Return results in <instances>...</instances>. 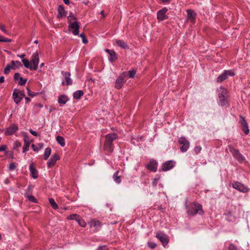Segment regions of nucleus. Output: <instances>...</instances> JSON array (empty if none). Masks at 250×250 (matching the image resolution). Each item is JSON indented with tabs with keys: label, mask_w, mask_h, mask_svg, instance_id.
Masks as SVG:
<instances>
[{
	"label": "nucleus",
	"mask_w": 250,
	"mask_h": 250,
	"mask_svg": "<svg viewBox=\"0 0 250 250\" xmlns=\"http://www.w3.org/2000/svg\"><path fill=\"white\" fill-rule=\"evenodd\" d=\"M187 212L190 216H194L196 214L202 215L204 214L202 205L197 202H193L186 205Z\"/></svg>",
	"instance_id": "obj_1"
},
{
	"label": "nucleus",
	"mask_w": 250,
	"mask_h": 250,
	"mask_svg": "<svg viewBox=\"0 0 250 250\" xmlns=\"http://www.w3.org/2000/svg\"><path fill=\"white\" fill-rule=\"evenodd\" d=\"M118 138V135L115 133H111L106 134L105 136V140L104 142L103 149L104 151L111 153L113 152L114 148L113 142Z\"/></svg>",
	"instance_id": "obj_2"
},
{
	"label": "nucleus",
	"mask_w": 250,
	"mask_h": 250,
	"mask_svg": "<svg viewBox=\"0 0 250 250\" xmlns=\"http://www.w3.org/2000/svg\"><path fill=\"white\" fill-rule=\"evenodd\" d=\"M220 92L218 93L219 104L222 106H226L228 104V90L227 89L220 87Z\"/></svg>",
	"instance_id": "obj_3"
},
{
	"label": "nucleus",
	"mask_w": 250,
	"mask_h": 250,
	"mask_svg": "<svg viewBox=\"0 0 250 250\" xmlns=\"http://www.w3.org/2000/svg\"><path fill=\"white\" fill-rule=\"evenodd\" d=\"M228 148L230 152L232 155L233 157L235 158L239 162L242 163L245 160L244 156L241 154L238 149H235L233 146L230 145H228Z\"/></svg>",
	"instance_id": "obj_4"
},
{
	"label": "nucleus",
	"mask_w": 250,
	"mask_h": 250,
	"mask_svg": "<svg viewBox=\"0 0 250 250\" xmlns=\"http://www.w3.org/2000/svg\"><path fill=\"white\" fill-rule=\"evenodd\" d=\"M178 143L180 146V150L182 152H186L188 150L189 146V142L185 137H181L178 140Z\"/></svg>",
	"instance_id": "obj_5"
},
{
	"label": "nucleus",
	"mask_w": 250,
	"mask_h": 250,
	"mask_svg": "<svg viewBox=\"0 0 250 250\" xmlns=\"http://www.w3.org/2000/svg\"><path fill=\"white\" fill-rule=\"evenodd\" d=\"M88 225L89 227L92 229L93 232L99 231L102 228V224L101 221L98 220L92 219L88 222Z\"/></svg>",
	"instance_id": "obj_6"
},
{
	"label": "nucleus",
	"mask_w": 250,
	"mask_h": 250,
	"mask_svg": "<svg viewBox=\"0 0 250 250\" xmlns=\"http://www.w3.org/2000/svg\"><path fill=\"white\" fill-rule=\"evenodd\" d=\"M235 75V74L232 70H224L223 72L217 77L216 82L218 83H222L228 79V76H234Z\"/></svg>",
	"instance_id": "obj_7"
},
{
	"label": "nucleus",
	"mask_w": 250,
	"mask_h": 250,
	"mask_svg": "<svg viewBox=\"0 0 250 250\" xmlns=\"http://www.w3.org/2000/svg\"><path fill=\"white\" fill-rule=\"evenodd\" d=\"M125 77L126 72H123L120 74L115 83V87L116 89H120L122 87L124 83L126 82Z\"/></svg>",
	"instance_id": "obj_8"
},
{
	"label": "nucleus",
	"mask_w": 250,
	"mask_h": 250,
	"mask_svg": "<svg viewBox=\"0 0 250 250\" xmlns=\"http://www.w3.org/2000/svg\"><path fill=\"white\" fill-rule=\"evenodd\" d=\"M158 165L157 160L151 159L147 164L145 165V167L149 171L155 172L157 170Z\"/></svg>",
	"instance_id": "obj_9"
},
{
	"label": "nucleus",
	"mask_w": 250,
	"mask_h": 250,
	"mask_svg": "<svg viewBox=\"0 0 250 250\" xmlns=\"http://www.w3.org/2000/svg\"><path fill=\"white\" fill-rule=\"evenodd\" d=\"M80 27L79 22L78 21H76L68 24V30L71 31L74 35H79Z\"/></svg>",
	"instance_id": "obj_10"
},
{
	"label": "nucleus",
	"mask_w": 250,
	"mask_h": 250,
	"mask_svg": "<svg viewBox=\"0 0 250 250\" xmlns=\"http://www.w3.org/2000/svg\"><path fill=\"white\" fill-rule=\"evenodd\" d=\"M176 164L175 161L169 160L164 162L159 169V171H167L173 168Z\"/></svg>",
	"instance_id": "obj_11"
},
{
	"label": "nucleus",
	"mask_w": 250,
	"mask_h": 250,
	"mask_svg": "<svg viewBox=\"0 0 250 250\" xmlns=\"http://www.w3.org/2000/svg\"><path fill=\"white\" fill-rule=\"evenodd\" d=\"M239 124L241 127L242 130L246 135H248L250 132L248 123L246 120L245 117L241 115H239Z\"/></svg>",
	"instance_id": "obj_12"
},
{
	"label": "nucleus",
	"mask_w": 250,
	"mask_h": 250,
	"mask_svg": "<svg viewBox=\"0 0 250 250\" xmlns=\"http://www.w3.org/2000/svg\"><path fill=\"white\" fill-rule=\"evenodd\" d=\"M232 187L233 188L243 193H247L250 191V188L248 187L237 181L233 182L232 183Z\"/></svg>",
	"instance_id": "obj_13"
},
{
	"label": "nucleus",
	"mask_w": 250,
	"mask_h": 250,
	"mask_svg": "<svg viewBox=\"0 0 250 250\" xmlns=\"http://www.w3.org/2000/svg\"><path fill=\"white\" fill-rule=\"evenodd\" d=\"M156 237L162 243L164 246L167 245L169 242L168 236L164 232L160 231L156 234Z\"/></svg>",
	"instance_id": "obj_14"
},
{
	"label": "nucleus",
	"mask_w": 250,
	"mask_h": 250,
	"mask_svg": "<svg viewBox=\"0 0 250 250\" xmlns=\"http://www.w3.org/2000/svg\"><path fill=\"white\" fill-rule=\"evenodd\" d=\"M19 129L18 126L15 124H12L8 127L4 129L5 136H10L14 134Z\"/></svg>",
	"instance_id": "obj_15"
},
{
	"label": "nucleus",
	"mask_w": 250,
	"mask_h": 250,
	"mask_svg": "<svg viewBox=\"0 0 250 250\" xmlns=\"http://www.w3.org/2000/svg\"><path fill=\"white\" fill-rule=\"evenodd\" d=\"M39 62V55L38 52L33 53L31 60L32 70H36L37 69Z\"/></svg>",
	"instance_id": "obj_16"
},
{
	"label": "nucleus",
	"mask_w": 250,
	"mask_h": 250,
	"mask_svg": "<svg viewBox=\"0 0 250 250\" xmlns=\"http://www.w3.org/2000/svg\"><path fill=\"white\" fill-rule=\"evenodd\" d=\"M168 9L165 7L159 10L157 13V18L159 21H163L168 19V16L166 15Z\"/></svg>",
	"instance_id": "obj_17"
},
{
	"label": "nucleus",
	"mask_w": 250,
	"mask_h": 250,
	"mask_svg": "<svg viewBox=\"0 0 250 250\" xmlns=\"http://www.w3.org/2000/svg\"><path fill=\"white\" fill-rule=\"evenodd\" d=\"M61 74L64 77L65 80V83L63 81L62 83V85H69L73 83L72 80L70 78V73L69 72L61 71Z\"/></svg>",
	"instance_id": "obj_18"
},
{
	"label": "nucleus",
	"mask_w": 250,
	"mask_h": 250,
	"mask_svg": "<svg viewBox=\"0 0 250 250\" xmlns=\"http://www.w3.org/2000/svg\"><path fill=\"white\" fill-rule=\"evenodd\" d=\"M60 157L57 153H55L52 155L47 163V167L48 168L52 167L56 164V162L60 160Z\"/></svg>",
	"instance_id": "obj_19"
},
{
	"label": "nucleus",
	"mask_w": 250,
	"mask_h": 250,
	"mask_svg": "<svg viewBox=\"0 0 250 250\" xmlns=\"http://www.w3.org/2000/svg\"><path fill=\"white\" fill-rule=\"evenodd\" d=\"M105 51L108 54V60L109 62H113L118 59V55L113 50L105 49Z\"/></svg>",
	"instance_id": "obj_20"
},
{
	"label": "nucleus",
	"mask_w": 250,
	"mask_h": 250,
	"mask_svg": "<svg viewBox=\"0 0 250 250\" xmlns=\"http://www.w3.org/2000/svg\"><path fill=\"white\" fill-rule=\"evenodd\" d=\"M187 18L188 20H190L192 23L195 22L197 14L192 9H188L187 10Z\"/></svg>",
	"instance_id": "obj_21"
},
{
	"label": "nucleus",
	"mask_w": 250,
	"mask_h": 250,
	"mask_svg": "<svg viewBox=\"0 0 250 250\" xmlns=\"http://www.w3.org/2000/svg\"><path fill=\"white\" fill-rule=\"evenodd\" d=\"M13 78L15 81L19 80L18 84L20 85H25L27 81L26 79H23L21 77L20 74L18 72L15 73Z\"/></svg>",
	"instance_id": "obj_22"
},
{
	"label": "nucleus",
	"mask_w": 250,
	"mask_h": 250,
	"mask_svg": "<svg viewBox=\"0 0 250 250\" xmlns=\"http://www.w3.org/2000/svg\"><path fill=\"white\" fill-rule=\"evenodd\" d=\"M29 170L31 176L34 179H37L38 176V171L36 168L35 167L33 163H31L29 165Z\"/></svg>",
	"instance_id": "obj_23"
},
{
	"label": "nucleus",
	"mask_w": 250,
	"mask_h": 250,
	"mask_svg": "<svg viewBox=\"0 0 250 250\" xmlns=\"http://www.w3.org/2000/svg\"><path fill=\"white\" fill-rule=\"evenodd\" d=\"M28 136L27 135H24V145L22 147V152L23 153H25L26 152L28 151L29 150V147L30 145V143L32 142V140L29 141L27 140Z\"/></svg>",
	"instance_id": "obj_24"
},
{
	"label": "nucleus",
	"mask_w": 250,
	"mask_h": 250,
	"mask_svg": "<svg viewBox=\"0 0 250 250\" xmlns=\"http://www.w3.org/2000/svg\"><path fill=\"white\" fill-rule=\"evenodd\" d=\"M58 14L57 15V18L60 19L63 17H65L67 12L65 10L64 7L62 5H59L58 7Z\"/></svg>",
	"instance_id": "obj_25"
},
{
	"label": "nucleus",
	"mask_w": 250,
	"mask_h": 250,
	"mask_svg": "<svg viewBox=\"0 0 250 250\" xmlns=\"http://www.w3.org/2000/svg\"><path fill=\"white\" fill-rule=\"evenodd\" d=\"M17 91H18V89L15 88L14 89L12 96H13V98L14 99V102L16 104H18L21 102L22 98V97H21V96L18 93V92H17Z\"/></svg>",
	"instance_id": "obj_26"
},
{
	"label": "nucleus",
	"mask_w": 250,
	"mask_h": 250,
	"mask_svg": "<svg viewBox=\"0 0 250 250\" xmlns=\"http://www.w3.org/2000/svg\"><path fill=\"white\" fill-rule=\"evenodd\" d=\"M69 100L68 97L65 95H61L58 97V102L62 105L65 104Z\"/></svg>",
	"instance_id": "obj_27"
},
{
	"label": "nucleus",
	"mask_w": 250,
	"mask_h": 250,
	"mask_svg": "<svg viewBox=\"0 0 250 250\" xmlns=\"http://www.w3.org/2000/svg\"><path fill=\"white\" fill-rule=\"evenodd\" d=\"M116 43L118 46L121 47L122 48H123V49H128L129 48V46L123 40H117L116 41Z\"/></svg>",
	"instance_id": "obj_28"
},
{
	"label": "nucleus",
	"mask_w": 250,
	"mask_h": 250,
	"mask_svg": "<svg viewBox=\"0 0 250 250\" xmlns=\"http://www.w3.org/2000/svg\"><path fill=\"white\" fill-rule=\"evenodd\" d=\"M43 143H38L37 145H31L32 148L36 152H38L41 149H42L43 148Z\"/></svg>",
	"instance_id": "obj_29"
},
{
	"label": "nucleus",
	"mask_w": 250,
	"mask_h": 250,
	"mask_svg": "<svg viewBox=\"0 0 250 250\" xmlns=\"http://www.w3.org/2000/svg\"><path fill=\"white\" fill-rule=\"evenodd\" d=\"M119 170H117L113 175V179L114 182L117 184L121 183L122 180L120 176L119 175Z\"/></svg>",
	"instance_id": "obj_30"
},
{
	"label": "nucleus",
	"mask_w": 250,
	"mask_h": 250,
	"mask_svg": "<svg viewBox=\"0 0 250 250\" xmlns=\"http://www.w3.org/2000/svg\"><path fill=\"white\" fill-rule=\"evenodd\" d=\"M84 93L82 90H79L73 93V98L76 100H79L83 96Z\"/></svg>",
	"instance_id": "obj_31"
},
{
	"label": "nucleus",
	"mask_w": 250,
	"mask_h": 250,
	"mask_svg": "<svg viewBox=\"0 0 250 250\" xmlns=\"http://www.w3.org/2000/svg\"><path fill=\"white\" fill-rule=\"evenodd\" d=\"M11 63L12 64V69H14V70L16 69L19 68L20 67L22 66V65L20 61H12Z\"/></svg>",
	"instance_id": "obj_32"
},
{
	"label": "nucleus",
	"mask_w": 250,
	"mask_h": 250,
	"mask_svg": "<svg viewBox=\"0 0 250 250\" xmlns=\"http://www.w3.org/2000/svg\"><path fill=\"white\" fill-rule=\"evenodd\" d=\"M80 226L83 228H84L86 226V223L84 219H83L80 215H79V217L76 220Z\"/></svg>",
	"instance_id": "obj_33"
},
{
	"label": "nucleus",
	"mask_w": 250,
	"mask_h": 250,
	"mask_svg": "<svg viewBox=\"0 0 250 250\" xmlns=\"http://www.w3.org/2000/svg\"><path fill=\"white\" fill-rule=\"evenodd\" d=\"M51 153V149L50 147H47L45 148L43 154V159L45 160H47Z\"/></svg>",
	"instance_id": "obj_34"
},
{
	"label": "nucleus",
	"mask_w": 250,
	"mask_h": 250,
	"mask_svg": "<svg viewBox=\"0 0 250 250\" xmlns=\"http://www.w3.org/2000/svg\"><path fill=\"white\" fill-rule=\"evenodd\" d=\"M56 141L57 143L60 145V146L62 147H63L65 146V140L64 138L61 136H58L56 137Z\"/></svg>",
	"instance_id": "obj_35"
},
{
	"label": "nucleus",
	"mask_w": 250,
	"mask_h": 250,
	"mask_svg": "<svg viewBox=\"0 0 250 250\" xmlns=\"http://www.w3.org/2000/svg\"><path fill=\"white\" fill-rule=\"evenodd\" d=\"M22 62L23 63V64L25 67L29 68L32 70L31 64L27 59H23L22 60Z\"/></svg>",
	"instance_id": "obj_36"
},
{
	"label": "nucleus",
	"mask_w": 250,
	"mask_h": 250,
	"mask_svg": "<svg viewBox=\"0 0 250 250\" xmlns=\"http://www.w3.org/2000/svg\"><path fill=\"white\" fill-rule=\"evenodd\" d=\"M49 203L53 209H57L58 208V206L53 198H49Z\"/></svg>",
	"instance_id": "obj_37"
},
{
	"label": "nucleus",
	"mask_w": 250,
	"mask_h": 250,
	"mask_svg": "<svg viewBox=\"0 0 250 250\" xmlns=\"http://www.w3.org/2000/svg\"><path fill=\"white\" fill-rule=\"evenodd\" d=\"M25 196L28 198L29 201L32 203H37L38 202L36 198L33 195H29L27 194H25Z\"/></svg>",
	"instance_id": "obj_38"
},
{
	"label": "nucleus",
	"mask_w": 250,
	"mask_h": 250,
	"mask_svg": "<svg viewBox=\"0 0 250 250\" xmlns=\"http://www.w3.org/2000/svg\"><path fill=\"white\" fill-rule=\"evenodd\" d=\"M26 89L27 90V94L29 96H30L31 97H34L37 95H38L39 93V92H34L31 91L30 88L28 87H26Z\"/></svg>",
	"instance_id": "obj_39"
},
{
	"label": "nucleus",
	"mask_w": 250,
	"mask_h": 250,
	"mask_svg": "<svg viewBox=\"0 0 250 250\" xmlns=\"http://www.w3.org/2000/svg\"><path fill=\"white\" fill-rule=\"evenodd\" d=\"M136 73V70H135L134 69H132L127 72H126V75L127 74L129 78H134L135 77Z\"/></svg>",
	"instance_id": "obj_40"
},
{
	"label": "nucleus",
	"mask_w": 250,
	"mask_h": 250,
	"mask_svg": "<svg viewBox=\"0 0 250 250\" xmlns=\"http://www.w3.org/2000/svg\"><path fill=\"white\" fill-rule=\"evenodd\" d=\"M79 214H72L67 217V219L68 220H76L78 217H79Z\"/></svg>",
	"instance_id": "obj_41"
},
{
	"label": "nucleus",
	"mask_w": 250,
	"mask_h": 250,
	"mask_svg": "<svg viewBox=\"0 0 250 250\" xmlns=\"http://www.w3.org/2000/svg\"><path fill=\"white\" fill-rule=\"evenodd\" d=\"M68 23L78 21L77 18L74 16H68L67 18Z\"/></svg>",
	"instance_id": "obj_42"
},
{
	"label": "nucleus",
	"mask_w": 250,
	"mask_h": 250,
	"mask_svg": "<svg viewBox=\"0 0 250 250\" xmlns=\"http://www.w3.org/2000/svg\"><path fill=\"white\" fill-rule=\"evenodd\" d=\"M228 250H241L239 248H237V247L233 243H230L229 247Z\"/></svg>",
	"instance_id": "obj_43"
},
{
	"label": "nucleus",
	"mask_w": 250,
	"mask_h": 250,
	"mask_svg": "<svg viewBox=\"0 0 250 250\" xmlns=\"http://www.w3.org/2000/svg\"><path fill=\"white\" fill-rule=\"evenodd\" d=\"M21 146V143L18 141H16L13 144V149H16L17 148Z\"/></svg>",
	"instance_id": "obj_44"
},
{
	"label": "nucleus",
	"mask_w": 250,
	"mask_h": 250,
	"mask_svg": "<svg viewBox=\"0 0 250 250\" xmlns=\"http://www.w3.org/2000/svg\"><path fill=\"white\" fill-rule=\"evenodd\" d=\"M12 42L11 39L6 38L2 36H0V42Z\"/></svg>",
	"instance_id": "obj_45"
},
{
	"label": "nucleus",
	"mask_w": 250,
	"mask_h": 250,
	"mask_svg": "<svg viewBox=\"0 0 250 250\" xmlns=\"http://www.w3.org/2000/svg\"><path fill=\"white\" fill-rule=\"evenodd\" d=\"M79 36L82 38V41H83V43L85 44V43H87L88 42V40H87L86 36L84 34V33L80 34L79 35Z\"/></svg>",
	"instance_id": "obj_46"
},
{
	"label": "nucleus",
	"mask_w": 250,
	"mask_h": 250,
	"mask_svg": "<svg viewBox=\"0 0 250 250\" xmlns=\"http://www.w3.org/2000/svg\"><path fill=\"white\" fill-rule=\"evenodd\" d=\"M11 69H12V66L9 64H7L4 70V73L5 74H8Z\"/></svg>",
	"instance_id": "obj_47"
},
{
	"label": "nucleus",
	"mask_w": 250,
	"mask_h": 250,
	"mask_svg": "<svg viewBox=\"0 0 250 250\" xmlns=\"http://www.w3.org/2000/svg\"><path fill=\"white\" fill-rule=\"evenodd\" d=\"M160 176H156L153 180L152 185L153 187H156L158 184V181L160 179Z\"/></svg>",
	"instance_id": "obj_48"
},
{
	"label": "nucleus",
	"mask_w": 250,
	"mask_h": 250,
	"mask_svg": "<svg viewBox=\"0 0 250 250\" xmlns=\"http://www.w3.org/2000/svg\"><path fill=\"white\" fill-rule=\"evenodd\" d=\"M148 246L149 248H150L151 249H154L156 248L157 245L155 243L153 242H149L147 243Z\"/></svg>",
	"instance_id": "obj_49"
},
{
	"label": "nucleus",
	"mask_w": 250,
	"mask_h": 250,
	"mask_svg": "<svg viewBox=\"0 0 250 250\" xmlns=\"http://www.w3.org/2000/svg\"><path fill=\"white\" fill-rule=\"evenodd\" d=\"M0 29L5 34L7 35L9 34L8 31L5 29V27L4 25L0 24Z\"/></svg>",
	"instance_id": "obj_50"
},
{
	"label": "nucleus",
	"mask_w": 250,
	"mask_h": 250,
	"mask_svg": "<svg viewBox=\"0 0 250 250\" xmlns=\"http://www.w3.org/2000/svg\"><path fill=\"white\" fill-rule=\"evenodd\" d=\"M201 149H202V147L200 146H196L194 148V151L196 154H198V153H199L200 152V151L201 150Z\"/></svg>",
	"instance_id": "obj_51"
},
{
	"label": "nucleus",
	"mask_w": 250,
	"mask_h": 250,
	"mask_svg": "<svg viewBox=\"0 0 250 250\" xmlns=\"http://www.w3.org/2000/svg\"><path fill=\"white\" fill-rule=\"evenodd\" d=\"M96 250H108V248L106 245H103L98 247Z\"/></svg>",
	"instance_id": "obj_52"
},
{
	"label": "nucleus",
	"mask_w": 250,
	"mask_h": 250,
	"mask_svg": "<svg viewBox=\"0 0 250 250\" xmlns=\"http://www.w3.org/2000/svg\"><path fill=\"white\" fill-rule=\"evenodd\" d=\"M16 166L14 163H12L9 164V169L10 170H14L16 168Z\"/></svg>",
	"instance_id": "obj_53"
},
{
	"label": "nucleus",
	"mask_w": 250,
	"mask_h": 250,
	"mask_svg": "<svg viewBox=\"0 0 250 250\" xmlns=\"http://www.w3.org/2000/svg\"><path fill=\"white\" fill-rule=\"evenodd\" d=\"M7 148V146L5 145H2L0 146V151H6Z\"/></svg>",
	"instance_id": "obj_54"
},
{
	"label": "nucleus",
	"mask_w": 250,
	"mask_h": 250,
	"mask_svg": "<svg viewBox=\"0 0 250 250\" xmlns=\"http://www.w3.org/2000/svg\"><path fill=\"white\" fill-rule=\"evenodd\" d=\"M29 132H30V133H31V134H32L33 136H34L37 137V136H38L39 135H38V133H37V131H34V130H32V129H30L29 130Z\"/></svg>",
	"instance_id": "obj_55"
},
{
	"label": "nucleus",
	"mask_w": 250,
	"mask_h": 250,
	"mask_svg": "<svg viewBox=\"0 0 250 250\" xmlns=\"http://www.w3.org/2000/svg\"><path fill=\"white\" fill-rule=\"evenodd\" d=\"M17 92H18V93L20 94L21 97H22V98L26 97L24 92L18 90V91H17Z\"/></svg>",
	"instance_id": "obj_56"
},
{
	"label": "nucleus",
	"mask_w": 250,
	"mask_h": 250,
	"mask_svg": "<svg viewBox=\"0 0 250 250\" xmlns=\"http://www.w3.org/2000/svg\"><path fill=\"white\" fill-rule=\"evenodd\" d=\"M9 154V156L11 157H13V151H6L5 152V155Z\"/></svg>",
	"instance_id": "obj_57"
},
{
	"label": "nucleus",
	"mask_w": 250,
	"mask_h": 250,
	"mask_svg": "<svg viewBox=\"0 0 250 250\" xmlns=\"http://www.w3.org/2000/svg\"><path fill=\"white\" fill-rule=\"evenodd\" d=\"M163 4H169L171 2L172 0H160Z\"/></svg>",
	"instance_id": "obj_58"
},
{
	"label": "nucleus",
	"mask_w": 250,
	"mask_h": 250,
	"mask_svg": "<svg viewBox=\"0 0 250 250\" xmlns=\"http://www.w3.org/2000/svg\"><path fill=\"white\" fill-rule=\"evenodd\" d=\"M25 100L26 104H29L31 101V99L27 97H25Z\"/></svg>",
	"instance_id": "obj_59"
},
{
	"label": "nucleus",
	"mask_w": 250,
	"mask_h": 250,
	"mask_svg": "<svg viewBox=\"0 0 250 250\" xmlns=\"http://www.w3.org/2000/svg\"><path fill=\"white\" fill-rule=\"evenodd\" d=\"M4 81V77L3 76H1L0 77V83H3Z\"/></svg>",
	"instance_id": "obj_60"
},
{
	"label": "nucleus",
	"mask_w": 250,
	"mask_h": 250,
	"mask_svg": "<svg viewBox=\"0 0 250 250\" xmlns=\"http://www.w3.org/2000/svg\"><path fill=\"white\" fill-rule=\"evenodd\" d=\"M64 3L65 4H69L70 3V1H69V0H63Z\"/></svg>",
	"instance_id": "obj_61"
},
{
	"label": "nucleus",
	"mask_w": 250,
	"mask_h": 250,
	"mask_svg": "<svg viewBox=\"0 0 250 250\" xmlns=\"http://www.w3.org/2000/svg\"><path fill=\"white\" fill-rule=\"evenodd\" d=\"M25 55L24 54H21V55H18V57H20V58H21V59H24V57L25 56Z\"/></svg>",
	"instance_id": "obj_62"
},
{
	"label": "nucleus",
	"mask_w": 250,
	"mask_h": 250,
	"mask_svg": "<svg viewBox=\"0 0 250 250\" xmlns=\"http://www.w3.org/2000/svg\"><path fill=\"white\" fill-rule=\"evenodd\" d=\"M37 105L40 107V108H42L43 107V105L42 104H37Z\"/></svg>",
	"instance_id": "obj_63"
},
{
	"label": "nucleus",
	"mask_w": 250,
	"mask_h": 250,
	"mask_svg": "<svg viewBox=\"0 0 250 250\" xmlns=\"http://www.w3.org/2000/svg\"><path fill=\"white\" fill-rule=\"evenodd\" d=\"M101 14L102 15H103V16L104 17H105V16H104V11L103 10V11H102L101 12Z\"/></svg>",
	"instance_id": "obj_64"
}]
</instances>
